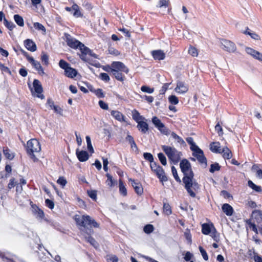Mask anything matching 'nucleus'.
I'll list each match as a JSON object with an SVG mask.
<instances>
[{"instance_id": "obj_1", "label": "nucleus", "mask_w": 262, "mask_h": 262, "mask_svg": "<svg viewBox=\"0 0 262 262\" xmlns=\"http://www.w3.org/2000/svg\"><path fill=\"white\" fill-rule=\"evenodd\" d=\"M74 219L77 225L83 228V229L81 230L87 234V236L85 237L86 241L95 248L98 246L97 241L91 236V234L94 233L93 229L88 227V226L91 227L98 228L99 224L88 215H82L81 216L76 215L74 216Z\"/></svg>"}, {"instance_id": "obj_2", "label": "nucleus", "mask_w": 262, "mask_h": 262, "mask_svg": "<svg viewBox=\"0 0 262 262\" xmlns=\"http://www.w3.org/2000/svg\"><path fill=\"white\" fill-rule=\"evenodd\" d=\"M112 67L114 68L112 74L115 78L120 81H124L125 77L122 72L127 74L129 72V69L121 61L112 62Z\"/></svg>"}, {"instance_id": "obj_3", "label": "nucleus", "mask_w": 262, "mask_h": 262, "mask_svg": "<svg viewBox=\"0 0 262 262\" xmlns=\"http://www.w3.org/2000/svg\"><path fill=\"white\" fill-rule=\"evenodd\" d=\"M194 172L191 171L190 177H184L182 179L183 182L184 183L185 188L187 190L188 193L192 198H194L196 194L194 192L192 191L191 188L196 191L200 188V185L195 181H193Z\"/></svg>"}, {"instance_id": "obj_4", "label": "nucleus", "mask_w": 262, "mask_h": 262, "mask_svg": "<svg viewBox=\"0 0 262 262\" xmlns=\"http://www.w3.org/2000/svg\"><path fill=\"white\" fill-rule=\"evenodd\" d=\"M162 149L168 157L171 163L177 164L181 160L182 153L176 148L167 145H162Z\"/></svg>"}, {"instance_id": "obj_5", "label": "nucleus", "mask_w": 262, "mask_h": 262, "mask_svg": "<svg viewBox=\"0 0 262 262\" xmlns=\"http://www.w3.org/2000/svg\"><path fill=\"white\" fill-rule=\"evenodd\" d=\"M79 49L81 52V54H79V57L82 60L86 62L95 67H98V64H99V63L97 64L96 63H93L92 60L86 57V55H88L90 56L93 57L95 58H98V56L97 54L93 53L92 50H91L88 47H86L83 43H82Z\"/></svg>"}, {"instance_id": "obj_6", "label": "nucleus", "mask_w": 262, "mask_h": 262, "mask_svg": "<svg viewBox=\"0 0 262 262\" xmlns=\"http://www.w3.org/2000/svg\"><path fill=\"white\" fill-rule=\"evenodd\" d=\"M150 167L151 171L156 174L161 182L163 183L168 181L163 168L157 162L151 163L150 164Z\"/></svg>"}, {"instance_id": "obj_7", "label": "nucleus", "mask_w": 262, "mask_h": 262, "mask_svg": "<svg viewBox=\"0 0 262 262\" xmlns=\"http://www.w3.org/2000/svg\"><path fill=\"white\" fill-rule=\"evenodd\" d=\"M40 150L39 142L36 139H32L27 142L26 146L27 152H39Z\"/></svg>"}, {"instance_id": "obj_8", "label": "nucleus", "mask_w": 262, "mask_h": 262, "mask_svg": "<svg viewBox=\"0 0 262 262\" xmlns=\"http://www.w3.org/2000/svg\"><path fill=\"white\" fill-rule=\"evenodd\" d=\"M180 167L184 177H190L191 171H193L190 163L186 159H183L180 161Z\"/></svg>"}, {"instance_id": "obj_9", "label": "nucleus", "mask_w": 262, "mask_h": 262, "mask_svg": "<svg viewBox=\"0 0 262 262\" xmlns=\"http://www.w3.org/2000/svg\"><path fill=\"white\" fill-rule=\"evenodd\" d=\"M65 40L67 45L71 48L79 49L82 45V42L74 38H72L68 33H64Z\"/></svg>"}, {"instance_id": "obj_10", "label": "nucleus", "mask_w": 262, "mask_h": 262, "mask_svg": "<svg viewBox=\"0 0 262 262\" xmlns=\"http://www.w3.org/2000/svg\"><path fill=\"white\" fill-rule=\"evenodd\" d=\"M192 156L196 158L201 164H204V167L207 166V160L204 154L203 150L200 147L192 151Z\"/></svg>"}, {"instance_id": "obj_11", "label": "nucleus", "mask_w": 262, "mask_h": 262, "mask_svg": "<svg viewBox=\"0 0 262 262\" xmlns=\"http://www.w3.org/2000/svg\"><path fill=\"white\" fill-rule=\"evenodd\" d=\"M33 86L34 90V93H36V97L41 99H45V96L42 94L43 92L42 86L38 79H34L33 82Z\"/></svg>"}, {"instance_id": "obj_12", "label": "nucleus", "mask_w": 262, "mask_h": 262, "mask_svg": "<svg viewBox=\"0 0 262 262\" xmlns=\"http://www.w3.org/2000/svg\"><path fill=\"white\" fill-rule=\"evenodd\" d=\"M221 43L222 46H223L222 48L228 52H234L236 49L235 45L230 40H223Z\"/></svg>"}, {"instance_id": "obj_13", "label": "nucleus", "mask_w": 262, "mask_h": 262, "mask_svg": "<svg viewBox=\"0 0 262 262\" xmlns=\"http://www.w3.org/2000/svg\"><path fill=\"white\" fill-rule=\"evenodd\" d=\"M76 154L80 162H83L87 161L89 158V155L86 150H79L77 149Z\"/></svg>"}, {"instance_id": "obj_14", "label": "nucleus", "mask_w": 262, "mask_h": 262, "mask_svg": "<svg viewBox=\"0 0 262 262\" xmlns=\"http://www.w3.org/2000/svg\"><path fill=\"white\" fill-rule=\"evenodd\" d=\"M32 202H31V205L32 208V212L34 215H36V217L39 219H42L45 216V214L42 210L40 209L37 205L35 204H32Z\"/></svg>"}, {"instance_id": "obj_15", "label": "nucleus", "mask_w": 262, "mask_h": 262, "mask_svg": "<svg viewBox=\"0 0 262 262\" xmlns=\"http://www.w3.org/2000/svg\"><path fill=\"white\" fill-rule=\"evenodd\" d=\"M24 46L28 50L31 52H34L37 50L35 43L30 39H27L24 41Z\"/></svg>"}, {"instance_id": "obj_16", "label": "nucleus", "mask_w": 262, "mask_h": 262, "mask_svg": "<svg viewBox=\"0 0 262 262\" xmlns=\"http://www.w3.org/2000/svg\"><path fill=\"white\" fill-rule=\"evenodd\" d=\"M215 228L212 223H204L202 225V232L205 235H209Z\"/></svg>"}, {"instance_id": "obj_17", "label": "nucleus", "mask_w": 262, "mask_h": 262, "mask_svg": "<svg viewBox=\"0 0 262 262\" xmlns=\"http://www.w3.org/2000/svg\"><path fill=\"white\" fill-rule=\"evenodd\" d=\"M151 55L155 60H163L165 57L164 52L161 50H154L151 52Z\"/></svg>"}, {"instance_id": "obj_18", "label": "nucleus", "mask_w": 262, "mask_h": 262, "mask_svg": "<svg viewBox=\"0 0 262 262\" xmlns=\"http://www.w3.org/2000/svg\"><path fill=\"white\" fill-rule=\"evenodd\" d=\"M188 90V89L184 82L180 81L177 82V86L175 88V91L177 92L180 93H185L187 92Z\"/></svg>"}, {"instance_id": "obj_19", "label": "nucleus", "mask_w": 262, "mask_h": 262, "mask_svg": "<svg viewBox=\"0 0 262 262\" xmlns=\"http://www.w3.org/2000/svg\"><path fill=\"white\" fill-rule=\"evenodd\" d=\"M251 217L254 219L257 224L262 222V211L260 210H254L252 212Z\"/></svg>"}, {"instance_id": "obj_20", "label": "nucleus", "mask_w": 262, "mask_h": 262, "mask_svg": "<svg viewBox=\"0 0 262 262\" xmlns=\"http://www.w3.org/2000/svg\"><path fill=\"white\" fill-rule=\"evenodd\" d=\"M137 127L142 134H146L149 130L148 123L144 121L138 122Z\"/></svg>"}, {"instance_id": "obj_21", "label": "nucleus", "mask_w": 262, "mask_h": 262, "mask_svg": "<svg viewBox=\"0 0 262 262\" xmlns=\"http://www.w3.org/2000/svg\"><path fill=\"white\" fill-rule=\"evenodd\" d=\"M223 211L227 215L231 216L234 210L233 207L229 204H224L222 207Z\"/></svg>"}, {"instance_id": "obj_22", "label": "nucleus", "mask_w": 262, "mask_h": 262, "mask_svg": "<svg viewBox=\"0 0 262 262\" xmlns=\"http://www.w3.org/2000/svg\"><path fill=\"white\" fill-rule=\"evenodd\" d=\"M65 75L70 78H73L77 76L78 74L77 71L70 66L64 71Z\"/></svg>"}, {"instance_id": "obj_23", "label": "nucleus", "mask_w": 262, "mask_h": 262, "mask_svg": "<svg viewBox=\"0 0 262 262\" xmlns=\"http://www.w3.org/2000/svg\"><path fill=\"white\" fill-rule=\"evenodd\" d=\"M210 149L214 153L221 154L222 149H221L220 143L219 142H214L210 144Z\"/></svg>"}, {"instance_id": "obj_24", "label": "nucleus", "mask_w": 262, "mask_h": 262, "mask_svg": "<svg viewBox=\"0 0 262 262\" xmlns=\"http://www.w3.org/2000/svg\"><path fill=\"white\" fill-rule=\"evenodd\" d=\"M73 15L76 18L82 17L83 15L80 11L79 7L76 4L73 5Z\"/></svg>"}, {"instance_id": "obj_25", "label": "nucleus", "mask_w": 262, "mask_h": 262, "mask_svg": "<svg viewBox=\"0 0 262 262\" xmlns=\"http://www.w3.org/2000/svg\"><path fill=\"white\" fill-rule=\"evenodd\" d=\"M111 115L113 116L116 120L119 121H125L124 118L125 117L123 115V114L118 111H112L111 113Z\"/></svg>"}, {"instance_id": "obj_26", "label": "nucleus", "mask_w": 262, "mask_h": 262, "mask_svg": "<svg viewBox=\"0 0 262 262\" xmlns=\"http://www.w3.org/2000/svg\"><path fill=\"white\" fill-rule=\"evenodd\" d=\"M151 121L158 129H160V128H162L164 126V123H163L161 120L156 116H154L152 118Z\"/></svg>"}, {"instance_id": "obj_27", "label": "nucleus", "mask_w": 262, "mask_h": 262, "mask_svg": "<svg viewBox=\"0 0 262 262\" xmlns=\"http://www.w3.org/2000/svg\"><path fill=\"white\" fill-rule=\"evenodd\" d=\"M223 154V157L225 159H230L232 158V154L231 150L227 147H224L222 151L221 154Z\"/></svg>"}, {"instance_id": "obj_28", "label": "nucleus", "mask_w": 262, "mask_h": 262, "mask_svg": "<svg viewBox=\"0 0 262 262\" xmlns=\"http://www.w3.org/2000/svg\"><path fill=\"white\" fill-rule=\"evenodd\" d=\"M248 186L257 192H260L262 191L261 186L256 185L251 180H249L248 181Z\"/></svg>"}, {"instance_id": "obj_29", "label": "nucleus", "mask_w": 262, "mask_h": 262, "mask_svg": "<svg viewBox=\"0 0 262 262\" xmlns=\"http://www.w3.org/2000/svg\"><path fill=\"white\" fill-rule=\"evenodd\" d=\"M133 119L138 123L141 120H145V118L142 116H141L140 113L137 110H134L133 113Z\"/></svg>"}, {"instance_id": "obj_30", "label": "nucleus", "mask_w": 262, "mask_h": 262, "mask_svg": "<svg viewBox=\"0 0 262 262\" xmlns=\"http://www.w3.org/2000/svg\"><path fill=\"white\" fill-rule=\"evenodd\" d=\"M119 192L123 196H125L127 195V190L124 185L123 182L121 179L119 181Z\"/></svg>"}, {"instance_id": "obj_31", "label": "nucleus", "mask_w": 262, "mask_h": 262, "mask_svg": "<svg viewBox=\"0 0 262 262\" xmlns=\"http://www.w3.org/2000/svg\"><path fill=\"white\" fill-rule=\"evenodd\" d=\"M186 140L187 143L190 145V149L191 151H193L199 148V147L193 141V139L192 137H187Z\"/></svg>"}, {"instance_id": "obj_32", "label": "nucleus", "mask_w": 262, "mask_h": 262, "mask_svg": "<svg viewBox=\"0 0 262 262\" xmlns=\"http://www.w3.org/2000/svg\"><path fill=\"white\" fill-rule=\"evenodd\" d=\"M14 21L20 27L24 26V21L23 17L19 14H15L13 16Z\"/></svg>"}, {"instance_id": "obj_33", "label": "nucleus", "mask_w": 262, "mask_h": 262, "mask_svg": "<svg viewBox=\"0 0 262 262\" xmlns=\"http://www.w3.org/2000/svg\"><path fill=\"white\" fill-rule=\"evenodd\" d=\"M221 166L217 162L213 163L211 164L209 168V172L211 173H214L216 171L220 170Z\"/></svg>"}, {"instance_id": "obj_34", "label": "nucleus", "mask_w": 262, "mask_h": 262, "mask_svg": "<svg viewBox=\"0 0 262 262\" xmlns=\"http://www.w3.org/2000/svg\"><path fill=\"white\" fill-rule=\"evenodd\" d=\"M4 24L6 27L10 31L13 30L16 27V25L13 22L8 21L6 18L4 19Z\"/></svg>"}, {"instance_id": "obj_35", "label": "nucleus", "mask_w": 262, "mask_h": 262, "mask_svg": "<svg viewBox=\"0 0 262 262\" xmlns=\"http://www.w3.org/2000/svg\"><path fill=\"white\" fill-rule=\"evenodd\" d=\"M163 212L165 213L166 215H168L171 214V207L168 203L166 202L163 203Z\"/></svg>"}, {"instance_id": "obj_36", "label": "nucleus", "mask_w": 262, "mask_h": 262, "mask_svg": "<svg viewBox=\"0 0 262 262\" xmlns=\"http://www.w3.org/2000/svg\"><path fill=\"white\" fill-rule=\"evenodd\" d=\"M245 222L253 232H254L256 234L258 233V230L256 226L254 223L251 222V219L247 220Z\"/></svg>"}, {"instance_id": "obj_37", "label": "nucleus", "mask_w": 262, "mask_h": 262, "mask_svg": "<svg viewBox=\"0 0 262 262\" xmlns=\"http://www.w3.org/2000/svg\"><path fill=\"white\" fill-rule=\"evenodd\" d=\"M85 139H86V143H87V148H88V150L91 153H94V148L93 147V146H92V144L91 143V140L90 137L89 136H86L85 137Z\"/></svg>"}, {"instance_id": "obj_38", "label": "nucleus", "mask_w": 262, "mask_h": 262, "mask_svg": "<svg viewBox=\"0 0 262 262\" xmlns=\"http://www.w3.org/2000/svg\"><path fill=\"white\" fill-rule=\"evenodd\" d=\"M154 230V227L151 224H147L143 228L144 232L146 234H150Z\"/></svg>"}, {"instance_id": "obj_39", "label": "nucleus", "mask_w": 262, "mask_h": 262, "mask_svg": "<svg viewBox=\"0 0 262 262\" xmlns=\"http://www.w3.org/2000/svg\"><path fill=\"white\" fill-rule=\"evenodd\" d=\"M158 159L161 162V163L164 165L165 166L167 164V160L165 156L164 155L162 152H159L158 154Z\"/></svg>"}, {"instance_id": "obj_40", "label": "nucleus", "mask_w": 262, "mask_h": 262, "mask_svg": "<svg viewBox=\"0 0 262 262\" xmlns=\"http://www.w3.org/2000/svg\"><path fill=\"white\" fill-rule=\"evenodd\" d=\"M143 157L146 160L150 162V164H151V163L155 162L154 156L151 153L144 152L143 154Z\"/></svg>"}, {"instance_id": "obj_41", "label": "nucleus", "mask_w": 262, "mask_h": 262, "mask_svg": "<svg viewBox=\"0 0 262 262\" xmlns=\"http://www.w3.org/2000/svg\"><path fill=\"white\" fill-rule=\"evenodd\" d=\"M245 51L248 54L251 56L253 58L256 57V55L258 52L250 47H246Z\"/></svg>"}, {"instance_id": "obj_42", "label": "nucleus", "mask_w": 262, "mask_h": 262, "mask_svg": "<svg viewBox=\"0 0 262 262\" xmlns=\"http://www.w3.org/2000/svg\"><path fill=\"white\" fill-rule=\"evenodd\" d=\"M41 60L43 64L47 66L49 64V56L43 52L41 55Z\"/></svg>"}, {"instance_id": "obj_43", "label": "nucleus", "mask_w": 262, "mask_h": 262, "mask_svg": "<svg viewBox=\"0 0 262 262\" xmlns=\"http://www.w3.org/2000/svg\"><path fill=\"white\" fill-rule=\"evenodd\" d=\"M171 172H172V175H173L174 179L176 180V181L177 182L181 183V180L180 177H179V176L178 174L177 170L174 166H171Z\"/></svg>"}, {"instance_id": "obj_44", "label": "nucleus", "mask_w": 262, "mask_h": 262, "mask_svg": "<svg viewBox=\"0 0 262 262\" xmlns=\"http://www.w3.org/2000/svg\"><path fill=\"white\" fill-rule=\"evenodd\" d=\"M3 153L7 159L11 160L14 157V155L13 154L10 153V150L8 148L3 149Z\"/></svg>"}, {"instance_id": "obj_45", "label": "nucleus", "mask_w": 262, "mask_h": 262, "mask_svg": "<svg viewBox=\"0 0 262 262\" xmlns=\"http://www.w3.org/2000/svg\"><path fill=\"white\" fill-rule=\"evenodd\" d=\"M211 233V236L213 238V240L216 243H218L220 241V234L217 233L215 228L212 230Z\"/></svg>"}, {"instance_id": "obj_46", "label": "nucleus", "mask_w": 262, "mask_h": 262, "mask_svg": "<svg viewBox=\"0 0 262 262\" xmlns=\"http://www.w3.org/2000/svg\"><path fill=\"white\" fill-rule=\"evenodd\" d=\"M59 66L60 68L63 69L64 71L70 66V64L63 59L60 60Z\"/></svg>"}, {"instance_id": "obj_47", "label": "nucleus", "mask_w": 262, "mask_h": 262, "mask_svg": "<svg viewBox=\"0 0 262 262\" xmlns=\"http://www.w3.org/2000/svg\"><path fill=\"white\" fill-rule=\"evenodd\" d=\"M141 90L143 92L151 94L154 92V88H151L147 85H144L141 87Z\"/></svg>"}, {"instance_id": "obj_48", "label": "nucleus", "mask_w": 262, "mask_h": 262, "mask_svg": "<svg viewBox=\"0 0 262 262\" xmlns=\"http://www.w3.org/2000/svg\"><path fill=\"white\" fill-rule=\"evenodd\" d=\"M87 193L88 196L93 200L96 201L97 199V191L95 190H88Z\"/></svg>"}, {"instance_id": "obj_49", "label": "nucleus", "mask_w": 262, "mask_h": 262, "mask_svg": "<svg viewBox=\"0 0 262 262\" xmlns=\"http://www.w3.org/2000/svg\"><path fill=\"white\" fill-rule=\"evenodd\" d=\"M171 137L177 140V142L180 143V144H183L185 143V141L183 139L177 135L174 132H172L171 134Z\"/></svg>"}, {"instance_id": "obj_50", "label": "nucleus", "mask_w": 262, "mask_h": 262, "mask_svg": "<svg viewBox=\"0 0 262 262\" xmlns=\"http://www.w3.org/2000/svg\"><path fill=\"white\" fill-rule=\"evenodd\" d=\"M34 27L37 30L42 31L45 33H46V29L45 27L41 24L38 22L34 23L33 24Z\"/></svg>"}, {"instance_id": "obj_51", "label": "nucleus", "mask_w": 262, "mask_h": 262, "mask_svg": "<svg viewBox=\"0 0 262 262\" xmlns=\"http://www.w3.org/2000/svg\"><path fill=\"white\" fill-rule=\"evenodd\" d=\"M106 176L107 178L106 182L108 181L110 182V183H107V185L110 187L114 186L116 183V181L113 179V177L108 173L106 174Z\"/></svg>"}, {"instance_id": "obj_52", "label": "nucleus", "mask_w": 262, "mask_h": 262, "mask_svg": "<svg viewBox=\"0 0 262 262\" xmlns=\"http://www.w3.org/2000/svg\"><path fill=\"white\" fill-rule=\"evenodd\" d=\"M169 3V0H160L157 6L160 8H166L168 6Z\"/></svg>"}, {"instance_id": "obj_53", "label": "nucleus", "mask_w": 262, "mask_h": 262, "mask_svg": "<svg viewBox=\"0 0 262 262\" xmlns=\"http://www.w3.org/2000/svg\"><path fill=\"white\" fill-rule=\"evenodd\" d=\"M169 102L172 104H177L179 103V99L178 97L173 95H171L168 97Z\"/></svg>"}, {"instance_id": "obj_54", "label": "nucleus", "mask_w": 262, "mask_h": 262, "mask_svg": "<svg viewBox=\"0 0 262 262\" xmlns=\"http://www.w3.org/2000/svg\"><path fill=\"white\" fill-rule=\"evenodd\" d=\"M137 185L138 186H136V187H134V190L138 195H141L143 193V188L142 187L141 184H137Z\"/></svg>"}, {"instance_id": "obj_55", "label": "nucleus", "mask_w": 262, "mask_h": 262, "mask_svg": "<svg viewBox=\"0 0 262 262\" xmlns=\"http://www.w3.org/2000/svg\"><path fill=\"white\" fill-rule=\"evenodd\" d=\"M200 253L205 260H208V256L206 250L201 246L199 247Z\"/></svg>"}, {"instance_id": "obj_56", "label": "nucleus", "mask_w": 262, "mask_h": 262, "mask_svg": "<svg viewBox=\"0 0 262 262\" xmlns=\"http://www.w3.org/2000/svg\"><path fill=\"white\" fill-rule=\"evenodd\" d=\"M184 235L186 239V240L188 241V243L191 244L192 243V239H191V234L190 233V231L189 230L187 229L186 231L184 232Z\"/></svg>"}, {"instance_id": "obj_57", "label": "nucleus", "mask_w": 262, "mask_h": 262, "mask_svg": "<svg viewBox=\"0 0 262 262\" xmlns=\"http://www.w3.org/2000/svg\"><path fill=\"white\" fill-rule=\"evenodd\" d=\"M57 183L59 184L62 187L66 186L67 183L66 179L63 177H60L57 181Z\"/></svg>"}, {"instance_id": "obj_58", "label": "nucleus", "mask_w": 262, "mask_h": 262, "mask_svg": "<svg viewBox=\"0 0 262 262\" xmlns=\"http://www.w3.org/2000/svg\"><path fill=\"white\" fill-rule=\"evenodd\" d=\"M100 79L105 81L108 82L110 80V78L108 74L106 73H101L100 74Z\"/></svg>"}, {"instance_id": "obj_59", "label": "nucleus", "mask_w": 262, "mask_h": 262, "mask_svg": "<svg viewBox=\"0 0 262 262\" xmlns=\"http://www.w3.org/2000/svg\"><path fill=\"white\" fill-rule=\"evenodd\" d=\"M94 93L99 98H103L105 96L103 92L101 89H98L97 90H95V91H94Z\"/></svg>"}, {"instance_id": "obj_60", "label": "nucleus", "mask_w": 262, "mask_h": 262, "mask_svg": "<svg viewBox=\"0 0 262 262\" xmlns=\"http://www.w3.org/2000/svg\"><path fill=\"white\" fill-rule=\"evenodd\" d=\"M45 204L46 205L51 209H53L54 207V202L52 200H50L49 199H46Z\"/></svg>"}, {"instance_id": "obj_61", "label": "nucleus", "mask_w": 262, "mask_h": 262, "mask_svg": "<svg viewBox=\"0 0 262 262\" xmlns=\"http://www.w3.org/2000/svg\"><path fill=\"white\" fill-rule=\"evenodd\" d=\"M188 53L193 57L198 56V52L196 48L194 47H190L188 50Z\"/></svg>"}, {"instance_id": "obj_62", "label": "nucleus", "mask_w": 262, "mask_h": 262, "mask_svg": "<svg viewBox=\"0 0 262 262\" xmlns=\"http://www.w3.org/2000/svg\"><path fill=\"white\" fill-rule=\"evenodd\" d=\"M158 130L161 132V134L166 136L168 135L170 132L168 128L165 127L164 124L162 128H160V129H158Z\"/></svg>"}, {"instance_id": "obj_63", "label": "nucleus", "mask_w": 262, "mask_h": 262, "mask_svg": "<svg viewBox=\"0 0 262 262\" xmlns=\"http://www.w3.org/2000/svg\"><path fill=\"white\" fill-rule=\"evenodd\" d=\"M30 63L32 64L33 67L34 68H35V69H37V68L40 64L39 62L35 60L34 58H30Z\"/></svg>"}, {"instance_id": "obj_64", "label": "nucleus", "mask_w": 262, "mask_h": 262, "mask_svg": "<svg viewBox=\"0 0 262 262\" xmlns=\"http://www.w3.org/2000/svg\"><path fill=\"white\" fill-rule=\"evenodd\" d=\"M107 260L108 262H118V258L115 255H111L107 258Z\"/></svg>"}]
</instances>
